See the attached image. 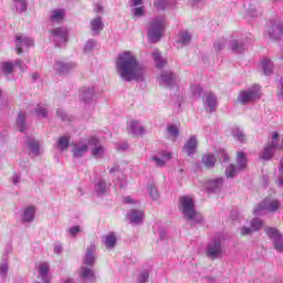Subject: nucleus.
Wrapping results in <instances>:
<instances>
[{
  "label": "nucleus",
  "instance_id": "nucleus-1",
  "mask_svg": "<svg viewBox=\"0 0 283 283\" xmlns=\"http://www.w3.org/2000/svg\"><path fill=\"white\" fill-rule=\"evenodd\" d=\"M116 66L119 76L124 81H143L145 78V67L140 65L136 55L129 51L119 54Z\"/></svg>",
  "mask_w": 283,
  "mask_h": 283
},
{
  "label": "nucleus",
  "instance_id": "nucleus-2",
  "mask_svg": "<svg viewBox=\"0 0 283 283\" xmlns=\"http://www.w3.org/2000/svg\"><path fill=\"white\" fill-rule=\"evenodd\" d=\"M261 96L262 94L260 93V86L254 85L251 88H248L247 91H241L238 95V101L241 105H249L254 101H260Z\"/></svg>",
  "mask_w": 283,
  "mask_h": 283
},
{
  "label": "nucleus",
  "instance_id": "nucleus-3",
  "mask_svg": "<svg viewBox=\"0 0 283 283\" xmlns=\"http://www.w3.org/2000/svg\"><path fill=\"white\" fill-rule=\"evenodd\" d=\"M179 209L188 220H193V218H196V203L191 196H181L179 198Z\"/></svg>",
  "mask_w": 283,
  "mask_h": 283
},
{
  "label": "nucleus",
  "instance_id": "nucleus-4",
  "mask_svg": "<svg viewBox=\"0 0 283 283\" xmlns=\"http://www.w3.org/2000/svg\"><path fill=\"white\" fill-rule=\"evenodd\" d=\"M163 30H165V24L163 20H157L150 24V30L148 32L149 43H158L163 38Z\"/></svg>",
  "mask_w": 283,
  "mask_h": 283
},
{
  "label": "nucleus",
  "instance_id": "nucleus-5",
  "mask_svg": "<svg viewBox=\"0 0 283 283\" xmlns=\"http://www.w3.org/2000/svg\"><path fill=\"white\" fill-rule=\"evenodd\" d=\"M206 255L210 258V260H216L222 255V243L219 239H213L212 242L208 244Z\"/></svg>",
  "mask_w": 283,
  "mask_h": 283
},
{
  "label": "nucleus",
  "instance_id": "nucleus-6",
  "mask_svg": "<svg viewBox=\"0 0 283 283\" xmlns=\"http://www.w3.org/2000/svg\"><path fill=\"white\" fill-rule=\"evenodd\" d=\"M265 32L272 38V39H280L283 34V25L280 22L270 20L266 22V29Z\"/></svg>",
  "mask_w": 283,
  "mask_h": 283
},
{
  "label": "nucleus",
  "instance_id": "nucleus-7",
  "mask_svg": "<svg viewBox=\"0 0 283 283\" xmlns=\"http://www.w3.org/2000/svg\"><path fill=\"white\" fill-rule=\"evenodd\" d=\"M264 209H266V211H270L271 213L277 211V209H280V201L277 200H272L269 203L263 202L258 205L254 208V216H260V211H264Z\"/></svg>",
  "mask_w": 283,
  "mask_h": 283
},
{
  "label": "nucleus",
  "instance_id": "nucleus-8",
  "mask_svg": "<svg viewBox=\"0 0 283 283\" xmlns=\"http://www.w3.org/2000/svg\"><path fill=\"white\" fill-rule=\"evenodd\" d=\"M73 149L71 150L73 154V158H83L85 154L90 150V146L85 143L72 144Z\"/></svg>",
  "mask_w": 283,
  "mask_h": 283
},
{
  "label": "nucleus",
  "instance_id": "nucleus-9",
  "mask_svg": "<svg viewBox=\"0 0 283 283\" xmlns=\"http://www.w3.org/2000/svg\"><path fill=\"white\" fill-rule=\"evenodd\" d=\"M17 52L18 54H21V52H23V45H27V48H32V45H34V40L30 39V38H23L21 35L17 36Z\"/></svg>",
  "mask_w": 283,
  "mask_h": 283
},
{
  "label": "nucleus",
  "instance_id": "nucleus-10",
  "mask_svg": "<svg viewBox=\"0 0 283 283\" xmlns=\"http://www.w3.org/2000/svg\"><path fill=\"white\" fill-rule=\"evenodd\" d=\"M196 149H198V140L192 136L184 146V151L187 154V156H192V154H196Z\"/></svg>",
  "mask_w": 283,
  "mask_h": 283
},
{
  "label": "nucleus",
  "instance_id": "nucleus-11",
  "mask_svg": "<svg viewBox=\"0 0 283 283\" xmlns=\"http://www.w3.org/2000/svg\"><path fill=\"white\" fill-rule=\"evenodd\" d=\"M276 147H277V142H272L268 144L264 148V151L261 158H263V160H271V158H273V151H275Z\"/></svg>",
  "mask_w": 283,
  "mask_h": 283
},
{
  "label": "nucleus",
  "instance_id": "nucleus-12",
  "mask_svg": "<svg viewBox=\"0 0 283 283\" xmlns=\"http://www.w3.org/2000/svg\"><path fill=\"white\" fill-rule=\"evenodd\" d=\"M96 251V245H90L86 250V255L84 259V263L87 264V266H92L95 262L94 253Z\"/></svg>",
  "mask_w": 283,
  "mask_h": 283
},
{
  "label": "nucleus",
  "instance_id": "nucleus-13",
  "mask_svg": "<svg viewBox=\"0 0 283 283\" xmlns=\"http://www.w3.org/2000/svg\"><path fill=\"white\" fill-rule=\"evenodd\" d=\"M34 213H36L34 206L27 207L23 211L22 222H32L34 220Z\"/></svg>",
  "mask_w": 283,
  "mask_h": 283
},
{
  "label": "nucleus",
  "instance_id": "nucleus-14",
  "mask_svg": "<svg viewBox=\"0 0 283 283\" xmlns=\"http://www.w3.org/2000/svg\"><path fill=\"white\" fill-rule=\"evenodd\" d=\"M216 163H218V159H216V156L211 154H206L202 156V165L207 167V169H211L216 167Z\"/></svg>",
  "mask_w": 283,
  "mask_h": 283
},
{
  "label": "nucleus",
  "instance_id": "nucleus-15",
  "mask_svg": "<svg viewBox=\"0 0 283 283\" xmlns=\"http://www.w3.org/2000/svg\"><path fill=\"white\" fill-rule=\"evenodd\" d=\"M128 127L135 135L145 134V128L140 126V123L136 119L128 122Z\"/></svg>",
  "mask_w": 283,
  "mask_h": 283
},
{
  "label": "nucleus",
  "instance_id": "nucleus-16",
  "mask_svg": "<svg viewBox=\"0 0 283 283\" xmlns=\"http://www.w3.org/2000/svg\"><path fill=\"white\" fill-rule=\"evenodd\" d=\"M103 28L104 25L101 18H95L91 21V30L93 33L101 34V32H103Z\"/></svg>",
  "mask_w": 283,
  "mask_h": 283
},
{
  "label": "nucleus",
  "instance_id": "nucleus-17",
  "mask_svg": "<svg viewBox=\"0 0 283 283\" xmlns=\"http://www.w3.org/2000/svg\"><path fill=\"white\" fill-rule=\"evenodd\" d=\"M206 96V105L210 112H213L216 109V105H218V101L216 99V95L212 93L205 94Z\"/></svg>",
  "mask_w": 283,
  "mask_h": 283
},
{
  "label": "nucleus",
  "instance_id": "nucleus-18",
  "mask_svg": "<svg viewBox=\"0 0 283 283\" xmlns=\"http://www.w3.org/2000/svg\"><path fill=\"white\" fill-rule=\"evenodd\" d=\"M53 36H59L62 39L63 43H67V30H63L61 28H56L50 31Z\"/></svg>",
  "mask_w": 283,
  "mask_h": 283
},
{
  "label": "nucleus",
  "instance_id": "nucleus-19",
  "mask_svg": "<svg viewBox=\"0 0 283 283\" xmlns=\"http://www.w3.org/2000/svg\"><path fill=\"white\" fill-rule=\"evenodd\" d=\"M261 65L263 67L264 74L269 75L271 74V72H273V62L271 61V59H263L261 61Z\"/></svg>",
  "mask_w": 283,
  "mask_h": 283
},
{
  "label": "nucleus",
  "instance_id": "nucleus-20",
  "mask_svg": "<svg viewBox=\"0 0 283 283\" xmlns=\"http://www.w3.org/2000/svg\"><path fill=\"white\" fill-rule=\"evenodd\" d=\"M65 19L64 10H54L52 11L51 21H55L56 23H61Z\"/></svg>",
  "mask_w": 283,
  "mask_h": 283
},
{
  "label": "nucleus",
  "instance_id": "nucleus-21",
  "mask_svg": "<svg viewBox=\"0 0 283 283\" xmlns=\"http://www.w3.org/2000/svg\"><path fill=\"white\" fill-rule=\"evenodd\" d=\"M57 147L61 151H65L70 147V136H62L59 138Z\"/></svg>",
  "mask_w": 283,
  "mask_h": 283
},
{
  "label": "nucleus",
  "instance_id": "nucleus-22",
  "mask_svg": "<svg viewBox=\"0 0 283 283\" xmlns=\"http://www.w3.org/2000/svg\"><path fill=\"white\" fill-rule=\"evenodd\" d=\"M238 169H244L247 167V154L244 151L237 153Z\"/></svg>",
  "mask_w": 283,
  "mask_h": 283
},
{
  "label": "nucleus",
  "instance_id": "nucleus-23",
  "mask_svg": "<svg viewBox=\"0 0 283 283\" xmlns=\"http://www.w3.org/2000/svg\"><path fill=\"white\" fill-rule=\"evenodd\" d=\"M0 70L3 74H12L14 72V64L12 62H2Z\"/></svg>",
  "mask_w": 283,
  "mask_h": 283
},
{
  "label": "nucleus",
  "instance_id": "nucleus-24",
  "mask_svg": "<svg viewBox=\"0 0 283 283\" xmlns=\"http://www.w3.org/2000/svg\"><path fill=\"white\" fill-rule=\"evenodd\" d=\"M144 218H145V212L134 210L132 212L130 222H134V223L143 222Z\"/></svg>",
  "mask_w": 283,
  "mask_h": 283
},
{
  "label": "nucleus",
  "instance_id": "nucleus-25",
  "mask_svg": "<svg viewBox=\"0 0 283 283\" xmlns=\"http://www.w3.org/2000/svg\"><path fill=\"white\" fill-rule=\"evenodd\" d=\"M116 234L109 233L105 239L106 249H114V247H116Z\"/></svg>",
  "mask_w": 283,
  "mask_h": 283
},
{
  "label": "nucleus",
  "instance_id": "nucleus-26",
  "mask_svg": "<svg viewBox=\"0 0 283 283\" xmlns=\"http://www.w3.org/2000/svg\"><path fill=\"white\" fill-rule=\"evenodd\" d=\"M17 127L19 132H25V114L19 113L17 118Z\"/></svg>",
  "mask_w": 283,
  "mask_h": 283
},
{
  "label": "nucleus",
  "instance_id": "nucleus-27",
  "mask_svg": "<svg viewBox=\"0 0 283 283\" xmlns=\"http://www.w3.org/2000/svg\"><path fill=\"white\" fill-rule=\"evenodd\" d=\"M153 56L158 70H161V67L167 65V61L160 59V52L157 51L153 53Z\"/></svg>",
  "mask_w": 283,
  "mask_h": 283
},
{
  "label": "nucleus",
  "instance_id": "nucleus-28",
  "mask_svg": "<svg viewBox=\"0 0 283 283\" xmlns=\"http://www.w3.org/2000/svg\"><path fill=\"white\" fill-rule=\"evenodd\" d=\"M161 81H163V83H166V85H168V87H171V85H174V74H171V72H167V73L163 74Z\"/></svg>",
  "mask_w": 283,
  "mask_h": 283
},
{
  "label": "nucleus",
  "instance_id": "nucleus-29",
  "mask_svg": "<svg viewBox=\"0 0 283 283\" xmlns=\"http://www.w3.org/2000/svg\"><path fill=\"white\" fill-rule=\"evenodd\" d=\"M81 276L84 280H94V277H96L92 269H85V268L82 269Z\"/></svg>",
  "mask_w": 283,
  "mask_h": 283
},
{
  "label": "nucleus",
  "instance_id": "nucleus-30",
  "mask_svg": "<svg viewBox=\"0 0 283 283\" xmlns=\"http://www.w3.org/2000/svg\"><path fill=\"white\" fill-rule=\"evenodd\" d=\"M265 233L269 238H272L273 240L282 237V234H280V231L275 228H266Z\"/></svg>",
  "mask_w": 283,
  "mask_h": 283
},
{
  "label": "nucleus",
  "instance_id": "nucleus-31",
  "mask_svg": "<svg viewBox=\"0 0 283 283\" xmlns=\"http://www.w3.org/2000/svg\"><path fill=\"white\" fill-rule=\"evenodd\" d=\"M50 272V265L48 263H42L38 266V273L41 275V277H45L48 273Z\"/></svg>",
  "mask_w": 283,
  "mask_h": 283
},
{
  "label": "nucleus",
  "instance_id": "nucleus-32",
  "mask_svg": "<svg viewBox=\"0 0 283 283\" xmlns=\"http://www.w3.org/2000/svg\"><path fill=\"white\" fill-rule=\"evenodd\" d=\"M235 174H238V168L234 165H230L227 169H226V176L227 178H234Z\"/></svg>",
  "mask_w": 283,
  "mask_h": 283
},
{
  "label": "nucleus",
  "instance_id": "nucleus-33",
  "mask_svg": "<svg viewBox=\"0 0 283 283\" xmlns=\"http://www.w3.org/2000/svg\"><path fill=\"white\" fill-rule=\"evenodd\" d=\"M252 231H260L264 227V221L253 219L251 222Z\"/></svg>",
  "mask_w": 283,
  "mask_h": 283
},
{
  "label": "nucleus",
  "instance_id": "nucleus-34",
  "mask_svg": "<svg viewBox=\"0 0 283 283\" xmlns=\"http://www.w3.org/2000/svg\"><path fill=\"white\" fill-rule=\"evenodd\" d=\"M103 154H105L103 146H97L92 150V156H94V158H102Z\"/></svg>",
  "mask_w": 283,
  "mask_h": 283
},
{
  "label": "nucleus",
  "instance_id": "nucleus-35",
  "mask_svg": "<svg viewBox=\"0 0 283 283\" xmlns=\"http://www.w3.org/2000/svg\"><path fill=\"white\" fill-rule=\"evenodd\" d=\"M180 43L189 45L191 43V35L188 32L180 33Z\"/></svg>",
  "mask_w": 283,
  "mask_h": 283
},
{
  "label": "nucleus",
  "instance_id": "nucleus-36",
  "mask_svg": "<svg viewBox=\"0 0 283 283\" xmlns=\"http://www.w3.org/2000/svg\"><path fill=\"white\" fill-rule=\"evenodd\" d=\"M218 157L220 163H229V155H227V151L224 149H219Z\"/></svg>",
  "mask_w": 283,
  "mask_h": 283
},
{
  "label": "nucleus",
  "instance_id": "nucleus-37",
  "mask_svg": "<svg viewBox=\"0 0 283 283\" xmlns=\"http://www.w3.org/2000/svg\"><path fill=\"white\" fill-rule=\"evenodd\" d=\"M167 132H169V134L172 135L174 138H178V135L180 134V130L175 125H169L167 127Z\"/></svg>",
  "mask_w": 283,
  "mask_h": 283
},
{
  "label": "nucleus",
  "instance_id": "nucleus-38",
  "mask_svg": "<svg viewBox=\"0 0 283 283\" xmlns=\"http://www.w3.org/2000/svg\"><path fill=\"white\" fill-rule=\"evenodd\" d=\"M232 52H244V45L239 44L235 40L232 41Z\"/></svg>",
  "mask_w": 283,
  "mask_h": 283
},
{
  "label": "nucleus",
  "instance_id": "nucleus-39",
  "mask_svg": "<svg viewBox=\"0 0 283 283\" xmlns=\"http://www.w3.org/2000/svg\"><path fill=\"white\" fill-rule=\"evenodd\" d=\"M28 147L30 151H33L34 154H39V148H40L39 142H29Z\"/></svg>",
  "mask_w": 283,
  "mask_h": 283
},
{
  "label": "nucleus",
  "instance_id": "nucleus-40",
  "mask_svg": "<svg viewBox=\"0 0 283 283\" xmlns=\"http://www.w3.org/2000/svg\"><path fill=\"white\" fill-rule=\"evenodd\" d=\"M274 248L276 251H283V238L282 235L280 238L274 239Z\"/></svg>",
  "mask_w": 283,
  "mask_h": 283
},
{
  "label": "nucleus",
  "instance_id": "nucleus-41",
  "mask_svg": "<svg viewBox=\"0 0 283 283\" xmlns=\"http://www.w3.org/2000/svg\"><path fill=\"white\" fill-rule=\"evenodd\" d=\"M70 67H71L70 64H65L63 62H60L57 64V71L60 72V74L67 72V70H70Z\"/></svg>",
  "mask_w": 283,
  "mask_h": 283
},
{
  "label": "nucleus",
  "instance_id": "nucleus-42",
  "mask_svg": "<svg viewBox=\"0 0 283 283\" xmlns=\"http://www.w3.org/2000/svg\"><path fill=\"white\" fill-rule=\"evenodd\" d=\"M149 280V272L144 271L138 277H137V283H145Z\"/></svg>",
  "mask_w": 283,
  "mask_h": 283
},
{
  "label": "nucleus",
  "instance_id": "nucleus-43",
  "mask_svg": "<svg viewBox=\"0 0 283 283\" xmlns=\"http://www.w3.org/2000/svg\"><path fill=\"white\" fill-rule=\"evenodd\" d=\"M233 136L237 140H240V143H244V140H247V138L244 137L243 133L240 129H237L233 133Z\"/></svg>",
  "mask_w": 283,
  "mask_h": 283
},
{
  "label": "nucleus",
  "instance_id": "nucleus-44",
  "mask_svg": "<svg viewBox=\"0 0 283 283\" xmlns=\"http://www.w3.org/2000/svg\"><path fill=\"white\" fill-rule=\"evenodd\" d=\"M149 193H150L153 200H158V197H159L158 189L155 186L149 187Z\"/></svg>",
  "mask_w": 283,
  "mask_h": 283
},
{
  "label": "nucleus",
  "instance_id": "nucleus-45",
  "mask_svg": "<svg viewBox=\"0 0 283 283\" xmlns=\"http://www.w3.org/2000/svg\"><path fill=\"white\" fill-rule=\"evenodd\" d=\"M145 14V8L137 7L134 9V17H143Z\"/></svg>",
  "mask_w": 283,
  "mask_h": 283
},
{
  "label": "nucleus",
  "instance_id": "nucleus-46",
  "mask_svg": "<svg viewBox=\"0 0 283 283\" xmlns=\"http://www.w3.org/2000/svg\"><path fill=\"white\" fill-rule=\"evenodd\" d=\"M38 116H41L42 118H45L48 116V109L45 108H36Z\"/></svg>",
  "mask_w": 283,
  "mask_h": 283
},
{
  "label": "nucleus",
  "instance_id": "nucleus-47",
  "mask_svg": "<svg viewBox=\"0 0 283 283\" xmlns=\"http://www.w3.org/2000/svg\"><path fill=\"white\" fill-rule=\"evenodd\" d=\"M253 233V228H247L244 227L242 229L241 235H251Z\"/></svg>",
  "mask_w": 283,
  "mask_h": 283
},
{
  "label": "nucleus",
  "instance_id": "nucleus-48",
  "mask_svg": "<svg viewBox=\"0 0 283 283\" xmlns=\"http://www.w3.org/2000/svg\"><path fill=\"white\" fill-rule=\"evenodd\" d=\"M153 160H155L157 167H165V160L158 158V157H154Z\"/></svg>",
  "mask_w": 283,
  "mask_h": 283
},
{
  "label": "nucleus",
  "instance_id": "nucleus-49",
  "mask_svg": "<svg viewBox=\"0 0 283 283\" xmlns=\"http://www.w3.org/2000/svg\"><path fill=\"white\" fill-rule=\"evenodd\" d=\"M78 231H81V228L78 226H75V227L69 229V233L71 235H74L75 233H78Z\"/></svg>",
  "mask_w": 283,
  "mask_h": 283
},
{
  "label": "nucleus",
  "instance_id": "nucleus-50",
  "mask_svg": "<svg viewBox=\"0 0 283 283\" xmlns=\"http://www.w3.org/2000/svg\"><path fill=\"white\" fill-rule=\"evenodd\" d=\"M0 273L1 275H8V264L4 263L0 266Z\"/></svg>",
  "mask_w": 283,
  "mask_h": 283
},
{
  "label": "nucleus",
  "instance_id": "nucleus-51",
  "mask_svg": "<svg viewBox=\"0 0 283 283\" xmlns=\"http://www.w3.org/2000/svg\"><path fill=\"white\" fill-rule=\"evenodd\" d=\"M272 143H276L280 140V134L277 132H274L272 135Z\"/></svg>",
  "mask_w": 283,
  "mask_h": 283
},
{
  "label": "nucleus",
  "instance_id": "nucleus-52",
  "mask_svg": "<svg viewBox=\"0 0 283 283\" xmlns=\"http://www.w3.org/2000/svg\"><path fill=\"white\" fill-rule=\"evenodd\" d=\"M88 143L90 145H98V138L92 137Z\"/></svg>",
  "mask_w": 283,
  "mask_h": 283
},
{
  "label": "nucleus",
  "instance_id": "nucleus-53",
  "mask_svg": "<svg viewBox=\"0 0 283 283\" xmlns=\"http://www.w3.org/2000/svg\"><path fill=\"white\" fill-rule=\"evenodd\" d=\"M163 158H165V160H171V153H164Z\"/></svg>",
  "mask_w": 283,
  "mask_h": 283
},
{
  "label": "nucleus",
  "instance_id": "nucleus-54",
  "mask_svg": "<svg viewBox=\"0 0 283 283\" xmlns=\"http://www.w3.org/2000/svg\"><path fill=\"white\" fill-rule=\"evenodd\" d=\"M124 202H126L127 205H132V202H134V200H132V197H125Z\"/></svg>",
  "mask_w": 283,
  "mask_h": 283
},
{
  "label": "nucleus",
  "instance_id": "nucleus-55",
  "mask_svg": "<svg viewBox=\"0 0 283 283\" xmlns=\"http://www.w3.org/2000/svg\"><path fill=\"white\" fill-rule=\"evenodd\" d=\"M118 171V166L114 165V167L111 168L109 174H114Z\"/></svg>",
  "mask_w": 283,
  "mask_h": 283
},
{
  "label": "nucleus",
  "instance_id": "nucleus-56",
  "mask_svg": "<svg viewBox=\"0 0 283 283\" xmlns=\"http://www.w3.org/2000/svg\"><path fill=\"white\" fill-rule=\"evenodd\" d=\"M134 6H143V0H133Z\"/></svg>",
  "mask_w": 283,
  "mask_h": 283
},
{
  "label": "nucleus",
  "instance_id": "nucleus-57",
  "mask_svg": "<svg viewBox=\"0 0 283 283\" xmlns=\"http://www.w3.org/2000/svg\"><path fill=\"white\" fill-rule=\"evenodd\" d=\"M214 48H216L217 52H220L222 50V44L216 43Z\"/></svg>",
  "mask_w": 283,
  "mask_h": 283
},
{
  "label": "nucleus",
  "instance_id": "nucleus-58",
  "mask_svg": "<svg viewBox=\"0 0 283 283\" xmlns=\"http://www.w3.org/2000/svg\"><path fill=\"white\" fill-rule=\"evenodd\" d=\"M277 94H280L281 96H282V94H283V82H282V84H281L280 91H277Z\"/></svg>",
  "mask_w": 283,
  "mask_h": 283
},
{
  "label": "nucleus",
  "instance_id": "nucleus-59",
  "mask_svg": "<svg viewBox=\"0 0 283 283\" xmlns=\"http://www.w3.org/2000/svg\"><path fill=\"white\" fill-rule=\"evenodd\" d=\"M17 65H19V67H21V61L18 60V62H15Z\"/></svg>",
  "mask_w": 283,
  "mask_h": 283
},
{
  "label": "nucleus",
  "instance_id": "nucleus-60",
  "mask_svg": "<svg viewBox=\"0 0 283 283\" xmlns=\"http://www.w3.org/2000/svg\"><path fill=\"white\" fill-rule=\"evenodd\" d=\"M33 78L36 80V74L33 75Z\"/></svg>",
  "mask_w": 283,
  "mask_h": 283
},
{
  "label": "nucleus",
  "instance_id": "nucleus-61",
  "mask_svg": "<svg viewBox=\"0 0 283 283\" xmlns=\"http://www.w3.org/2000/svg\"><path fill=\"white\" fill-rule=\"evenodd\" d=\"M54 251H59V249H56V248H55V250H54Z\"/></svg>",
  "mask_w": 283,
  "mask_h": 283
},
{
  "label": "nucleus",
  "instance_id": "nucleus-62",
  "mask_svg": "<svg viewBox=\"0 0 283 283\" xmlns=\"http://www.w3.org/2000/svg\"><path fill=\"white\" fill-rule=\"evenodd\" d=\"M0 96H1V91H0Z\"/></svg>",
  "mask_w": 283,
  "mask_h": 283
}]
</instances>
